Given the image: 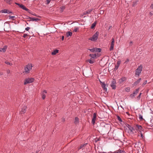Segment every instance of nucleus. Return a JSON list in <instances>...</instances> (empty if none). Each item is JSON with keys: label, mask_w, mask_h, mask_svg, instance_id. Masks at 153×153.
<instances>
[{"label": "nucleus", "mask_w": 153, "mask_h": 153, "mask_svg": "<svg viewBox=\"0 0 153 153\" xmlns=\"http://www.w3.org/2000/svg\"><path fill=\"white\" fill-rule=\"evenodd\" d=\"M104 13V11L103 10H100V13L101 14H103Z\"/></svg>", "instance_id": "4d7b16f0"}, {"label": "nucleus", "mask_w": 153, "mask_h": 153, "mask_svg": "<svg viewBox=\"0 0 153 153\" xmlns=\"http://www.w3.org/2000/svg\"><path fill=\"white\" fill-rule=\"evenodd\" d=\"M97 54H98V53L90 54L89 56L91 57V59L94 60V59H96L98 57V56L97 55Z\"/></svg>", "instance_id": "6e6552de"}, {"label": "nucleus", "mask_w": 153, "mask_h": 153, "mask_svg": "<svg viewBox=\"0 0 153 153\" xmlns=\"http://www.w3.org/2000/svg\"><path fill=\"white\" fill-rule=\"evenodd\" d=\"M99 34L98 31H97L91 37L89 38L88 39L93 42H96L98 38V36Z\"/></svg>", "instance_id": "f257e3e1"}, {"label": "nucleus", "mask_w": 153, "mask_h": 153, "mask_svg": "<svg viewBox=\"0 0 153 153\" xmlns=\"http://www.w3.org/2000/svg\"><path fill=\"white\" fill-rule=\"evenodd\" d=\"M11 0H6V2L9 4H11Z\"/></svg>", "instance_id": "79ce46f5"}, {"label": "nucleus", "mask_w": 153, "mask_h": 153, "mask_svg": "<svg viewBox=\"0 0 153 153\" xmlns=\"http://www.w3.org/2000/svg\"><path fill=\"white\" fill-rule=\"evenodd\" d=\"M65 7L64 6H62L60 7V9L61 10V11L63 12L64 10L65 9Z\"/></svg>", "instance_id": "473e14b6"}, {"label": "nucleus", "mask_w": 153, "mask_h": 153, "mask_svg": "<svg viewBox=\"0 0 153 153\" xmlns=\"http://www.w3.org/2000/svg\"><path fill=\"white\" fill-rule=\"evenodd\" d=\"M139 117L140 120H141L143 119L142 116L141 114L139 115Z\"/></svg>", "instance_id": "2f4dec72"}, {"label": "nucleus", "mask_w": 153, "mask_h": 153, "mask_svg": "<svg viewBox=\"0 0 153 153\" xmlns=\"http://www.w3.org/2000/svg\"><path fill=\"white\" fill-rule=\"evenodd\" d=\"M27 36V34H24V35L23 36V37L24 38H25Z\"/></svg>", "instance_id": "09e8293b"}, {"label": "nucleus", "mask_w": 153, "mask_h": 153, "mask_svg": "<svg viewBox=\"0 0 153 153\" xmlns=\"http://www.w3.org/2000/svg\"><path fill=\"white\" fill-rule=\"evenodd\" d=\"M30 29V28L29 27H26L25 30H26V31H28L29 30V29Z\"/></svg>", "instance_id": "864d4df0"}, {"label": "nucleus", "mask_w": 153, "mask_h": 153, "mask_svg": "<svg viewBox=\"0 0 153 153\" xmlns=\"http://www.w3.org/2000/svg\"><path fill=\"white\" fill-rule=\"evenodd\" d=\"M89 50H90L92 52H95V48H93L91 49H88Z\"/></svg>", "instance_id": "72a5a7b5"}, {"label": "nucleus", "mask_w": 153, "mask_h": 153, "mask_svg": "<svg viewBox=\"0 0 153 153\" xmlns=\"http://www.w3.org/2000/svg\"><path fill=\"white\" fill-rule=\"evenodd\" d=\"M118 150V153H126L124 150H123L121 149H119Z\"/></svg>", "instance_id": "bb28decb"}, {"label": "nucleus", "mask_w": 153, "mask_h": 153, "mask_svg": "<svg viewBox=\"0 0 153 153\" xmlns=\"http://www.w3.org/2000/svg\"><path fill=\"white\" fill-rule=\"evenodd\" d=\"M59 52V50L56 49L54 50L51 53V54L52 55H56L57 53H58Z\"/></svg>", "instance_id": "a211bd4d"}, {"label": "nucleus", "mask_w": 153, "mask_h": 153, "mask_svg": "<svg viewBox=\"0 0 153 153\" xmlns=\"http://www.w3.org/2000/svg\"><path fill=\"white\" fill-rule=\"evenodd\" d=\"M103 90L105 91L106 92H107V89L106 88V87H102Z\"/></svg>", "instance_id": "e433bc0d"}, {"label": "nucleus", "mask_w": 153, "mask_h": 153, "mask_svg": "<svg viewBox=\"0 0 153 153\" xmlns=\"http://www.w3.org/2000/svg\"><path fill=\"white\" fill-rule=\"evenodd\" d=\"M47 93V91L46 90H44L42 92V99L43 100L45 99L46 97V94Z\"/></svg>", "instance_id": "9b49d317"}, {"label": "nucleus", "mask_w": 153, "mask_h": 153, "mask_svg": "<svg viewBox=\"0 0 153 153\" xmlns=\"http://www.w3.org/2000/svg\"><path fill=\"white\" fill-rule=\"evenodd\" d=\"M27 11H28V12L29 13L31 14H32V13H31V11L29 9V10H28Z\"/></svg>", "instance_id": "13d9d810"}, {"label": "nucleus", "mask_w": 153, "mask_h": 153, "mask_svg": "<svg viewBox=\"0 0 153 153\" xmlns=\"http://www.w3.org/2000/svg\"><path fill=\"white\" fill-rule=\"evenodd\" d=\"M21 8L22 9H23L25 10H26V11H28L29 10V9H28L27 8H26V7L23 5L22 6V7Z\"/></svg>", "instance_id": "cd10ccee"}, {"label": "nucleus", "mask_w": 153, "mask_h": 153, "mask_svg": "<svg viewBox=\"0 0 153 153\" xmlns=\"http://www.w3.org/2000/svg\"><path fill=\"white\" fill-rule=\"evenodd\" d=\"M129 59H126V61L125 62V63H126V64L128 62H129Z\"/></svg>", "instance_id": "37998d69"}, {"label": "nucleus", "mask_w": 153, "mask_h": 153, "mask_svg": "<svg viewBox=\"0 0 153 153\" xmlns=\"http://www.w3.org/2000/svg\"><path fill=\"white\" fill-rule=\"evenodd\" d=\"M51 0H47V4H48L50 2Z\"/></svg>", "instance_id": "3c124183"}, {"label": "nucleus", "mask_w": 153, "mask_h": 153, "mask_svg": "<svg viewBox=\"0 0 153 153\" xmlns=\"http://www.w3.org/2000/svg\"><path fill=\"white\" fill-rule=\"evenodd\" d=\"M99 81L101 86H106L105 83L104 82H102L100 80H99Z\"/></svg>", "instance_id": "c756f323"}, {"label": "nucleus", "mask_w": 153, "mask_h": 153, "mask_svg": "<svg viewBox=\"0 0 153 153\" xmlns=\"http://www.w3.org/2000/svg\"><path fill=\"white\" fill-rule=\"evenodd\" d=\"M87 144V143L86 144H83V145H81L79 148V149H83L84 148V147H85L86 146V145Z\"/></svg>", "instance_id": "a878e982"}, {"label": "nucleus", "mask_w": 153, "mask_h": 153, "mask_svg": "<svg viewBox=\"0 0 153 153\" xmlns=\"http://www.w3.org/2000/svg\"><path fill=\"white\" fill-rule=\"evenodd\" d=\"M142 70V67L140 65L138 67L136 70L135 74L136 75H139Z\"/></svg>", "instance_id": "20e7f679"}, {"label": "nucleus", "mask_w": 153, "mask_h": 153, "mask_svg": "<svg viewBox=\"0 0 153 153\" xmlns=\"http://www.w3.org/2000/svg\"><path fill=\"white\" fill-rule=\"evenodd\" d=\"M149 14L151 16H152L153 15V13H152L151 12H150Z\"/></svg>", "instance_id": "0e129e2a"}, {"label": "nucleus", "mask_w": 153, "mask_h": 153, "mask_svg": "<svg viewBox=\"0 0 153 153\" xmlns=\"http://www.w3.org/2000/svg\"><path fill=\"white\" fill-rule=\"evenodd\" d=\"M139 90V88H137L135 91L133 92V94H132L130 95V97L132 99H133L134 98L135 96L137 95V94L138 93Z\"/></svg>", "instance_id": "39448f33"}, {"label": "nucleus", "mask_w": 153, "mask_h": 153, "mask_svg": "<svg viewBox=\"0 0 153 153\" xmlns=\"http://www.w3.org/2000/svg\"><path fill=\"white\" fill-rule=\"evenodd\" d=\"M141 94L142 93H140L139 95L137 97V99L138 100H139L140 99Z\"/></svg>", "instance_id": "f704fd0d"}, {"label": "nucleus", "mask_w": 153, "mask_h": 153, "mask_svg": "<svg viewBox=\"0 0 153 153\" xmlns=\"http://www.w3.org/2000/svg\"><path fill=\"white\" fill-rule=\"evenodd\" d=\"M23 5L22 4H20V5H19V7L21 8L22 7V6H23Z\"/></svg>", "instance_id": "bf43d9fd"}, {"label": "nucleus", "mask_w": 153, "mask_h": 153, "mask_svg": "<svg viewBox=\"0 0 153 153\" xmlns=\"http://www.w3.org/2000/svg\"><path fill=\"white\" fill-rule=\"evenodd\" d=\"M130 90V88L129 87H128L125 89V90L127 92H129Z\"/></svg>", "instance_id": "58836bf2"}, {"label": "nucleus", "mask_w": 153, "mask_h": 153, "mask_svg": "<svg viewBox=\"0 0 153 153\" xmlns=\"http://www.w3.org/2000/svg\"><path fill=\"white\" fill-rule=\"evenodd\" d=\"M14 18H15V16H9V19H10L13 20H14Z\"/></svg>", "instance_id": "7c9ffc66"}, {"label": "nucleus", "mask_w": 153, "mask_h": 153, "mask_svg": "<svg viewBox=\"0 0 153 153\" xmlns=\"http://www.w3.org/2000/svg\"><path fill=\"white\" fill-rule=\"evenodd\" d=\"M34 80V78H28L25 79L24 84L25 85L27 84L30 83L32 82Z\"/></svg>", "instance_id": "7ed1b4c3"}, {"label": "nucleus", "mask_w": 153, "mask_h": 153, "mask_svg": "<svg viewBox=\"0 0 153 153\" xmlns=\"http://www.w3.org/2000/svg\"><path fill=\"white\" fill-rule=\"evenodd\" d=\"M126 78L125 77H122L121 79H120L119 81V83L121 84L124 81L126 80Z\"/></svg>", "instance_id": "ddd939ff"}, {"label": "nucleus", "mask_w": 153, "mask_h": 153, "mask_svg": "<svg viewBox=\"0 0 153 153\" xmlns=\"http://www.w3.org/2000/svg\"><path fill=\"white\" fill-rule=\"evenodd\" d=\"M136 126L137 127L139 130H142V127L140 125H136Z\"/></svg>", "instance_id": "c85d7f7f"}, {"label": "nucleus", "mask_w": 153, "mask_h": 153, "mask_svg": "<svg viewBox=\"0 0 153 153\" xmlns=\"http://www.w3.org/2000/svg\"><path fill=\"white\" fill-rule=\"evenodd\" d=\"M7 46L5 45L4 46L3 48H0V51L3 52H5L7 49Z\"/></svg>", "instance_id": "f8f14e48"}, {"label": "nucleus", "mask_w": 153, "mask_h": 153, "mask_svg": "<svg viewBox=\"0 0 153 153\" xmlns=\"http://www.w3.org/2000/svg\"><path fill=\"white\" fill-rule=\"evenodd\" d=\"M140 134H141V137L143 138L144 137V136L143 134L140 131Z\"/></svg>", "instance_id": "49530a36"}, {"label": "nucleus", "mask_w": 153, "mask_h": 153, "mask_svg": "<svg viewBox=\"0 0 153 153\" xmlns=\"http://www.w3.org/2000/svg\"><path fill=\"white\" fill-rule=\"evenodd\" d=\"M127 127L128 128L129 130L131 132H132L134 130V128L129 124H128Z\"/></svg>", "instance_id": "6ab92c4d"}, {"label": "nucleus", "mask_w": 153, "mask_h": 153, "mask_svg": "<svg viewBox=\"0 0 153 153\" xmlns=\"http://www.w3.org/2000/svg\"><path fill=\"white\" fill-rule=\"evenodd\" d=\"M5 63L7 64V65H12V64L11 63H10V62H7V61H5Z\"/></svg>", "instance_id": "a19ab883"}, {"label": "nucleus", "mask_w": 153, "mask_h": 153, "mask_svg": "<svg viewBox=\"0 0 153 153\" xmlns=\"http://www.w3.org/2000/svg\"><path fill=\"white\" fill-rule=\"evenodd\" d=\"M66 34L67 37H68L69 36H71L72 34V33L71 32L68 31L66 33Z\"/></svg>", "instance_id": "aec40b11"}, {"label": "nucleus", "mask_w": 153, "mask_h": 153, "mask_svg": "<svg viewBox=\"0 0 153 153\" xmlns=\"http://www.w3.org/2000/svg\"><path fill=\"white\" fill-rule=\"evenodd\" d=\"M114 39L113 38H112L111 39V46L110 48V51H111L113 50L114 47Z\"/></svg>", "instance_id": "1a4fd4ad"}, {"label": "nucleus", "mask_w": 153, "mask_h": 153, "mask_svg": "<svg viewBox=\"0 0 153 153\" xmlns=\"http://www.w3.org/2000/svg\"><path fill=\"white\" fill-rule=\"evenodd\" d=\"M117 120L120 122H122V120L121 118L119 116H117Z\"/></svg>", "instance_id": "ea45409f"}, {"label": "nucleus", "mask_w": 153, "mask_h": 153, "mask_svg": "<svg viewBox=\"0 0 153 153\" xmlns=\"http://www.w3.org/2000/svg\"><path fill=\"white\" fill-rule=\"evenodd\" d=\"M79 29V28L78 27H75L74 29V31L76 32L77 30Z\"/></svg>", "instance_id": "c9c22d12"}, {"label": "nucleus", "mask_w": 153, "mask_h": 153, "mask_svg": "<svg viewBox=\"0 0 153 153\" xmlns=\"http://www.w3.org/2000/svg\"><path fill=\"white\" fill-rule=\"evenodd\" d=\"M115 84L116 81L114 79H113L111 81L110 86H116Z\"/></svg>", "instance_id": "f3484780"}, {"label": "nucleus", "mask_w": 153, "mask_h": 153, "mask_svg": "<svg viewBox=\"0 0 153 153\" xmlns=\"http://www.w3.org/2000/svg\"><path fill=\"white\" fill-rule=\"evenodd\" d=\"M10 71L8 69V70H7V74H9L10 73Z\"/></svg>", "instance_id": "5fc2aeb1"}, {"label": "nucleus", "mask_w": 153, "mask_h": 153, "mask_svg": "<svg viewBox=\"0 0 153 153\" xmlns=\"http://www.w3.org/2000/svg\"><path fill=\"white\" fill-rule=\"evenodd\" d=\"M3 74V73L2 72H0V75H1Z\"/></svg>", "instance_id": "338daca9"}, {"label": "nucleus", "mask_w": 153, "mask_h": 153, "mask_svg": "<svg viewBox=\"0 0 153 153\" xmlns=\"http://www.w3.org/2000/svg\"><path fill=\"white\" fill-rule=\"evenodd\" d=\"M32 15H34L36 16H37V17H41L40 16H38L35 13H34V14H32Z\"/></svg>", "instance_id": "de8ad7c7"}, {"label": "nucleus", "mask_w": 153, "mask_h": 153, "mask_svg": "<svg viewBox=\"0 0 153 153\" xmlns=\"http://www.w3.org/2000/svg\"><path fill=\"white\" fill-rule=\"evenodd\" d=\"M32 66L31 64H28L26 66L25 68V71L23 72L26 74L29 73L30 71L32 69Z\"/></svg>", "instance_id": "f03ea898"}, {"label": "nucleus", "mask_w": 153, "mask_h": 153, "mask_svg": "<svg viewBox=\"0 0 153 153\" xmlns=\"http://www.w3.org/2000/svg\"><path fill=\"white\" fill-rule=\"evenodd\" d=\"M93 10V9H90L89 10H88L87 11H84L83 13V15H86L90 13Z\"/></svg>", "instance_id": "4468645a"}, {"label": "nucleus", "mask_w": 153, "mask_h": 153, "mask_svg": "<svg viewBox=\"0 0 153 153\" xmlns=\"http://www.w3.org/2000/svg\"><path fill=\"white\" fill-rule=\"evenodd\" d=\"M147 80H145L144 82L143 83V85H146V84L147 83Z\"/></svg>", "instance_id": "8fccbe9b"}, {"label": "nucleus", "mask_w": 153, "mask_h": 153, "mask_svg": "<svg viewBox=\"0 0 153 153\" xmlns=\"http://www.w3.org/2000/svg\"><path fill=\"white\" fill-rule=\"evenodd\" d=\"M12 13V12L11 11H10L8 10V13Z\"/></svg>", "instance_id": "69168bd1"}, {"label": "nucleus", "mask_w": 153, "mask_h": 153, "mask_svg": "<svg viewBox=\"0 0 153 153\" xmlns=\"http://www.w3.org/2000/svg\"><path fill=\"white\" fill-rule=\"evenodd\" d=\"M104 127L103 128L102 130L101 129V128L100 127L99 128V132H101V133H104L106 131V128L105 127V126H104Z\"/></svg>", "instance_id": "dca6fc26"}, {"label": "nucleus", "mask_w": 153, "mask_h": 153, "mask_svg": "<svg viewBox=\"0 0 153 153\" xmlns=\"http://www.w3.org/2000/svg\"><path fill=\"white\" fill-rule=\"evenodd\" d=\"M15 4H17V5H18V4H19V3H17L15 2Z\"/></svg>", "instance_id": "774afa93"}, {"label": "nucleus", "mask_w": 153, "mask_h": 153, "mask_svg": "<svg viewBox=\"0 0 153 153\" xmlns=\"http://www.w3.org/2000/svg\"><path fill=\"white\" fill-rule=\"evenodd\" d=\"M132 44H133L132 41H131L130 42V43H129V46H131L132 45Z\"/></svg>", "instance_id": "603ef678"}, {"label": "nucleus", "mask_w": 153, "mask_h": 153, "mask_svg": "<svg viewBox=\"0 0 153 153\" xmlns=\"http://www.w3.org/2000/svg\"><path fill=\"white\" fill-rule=\"evenodd\" d=\"M101 51V49L100 48H95V52H100Z\"/></svg>", "instance_id": "412c9836"}, {"label": "nucleus", "mask_w": 153, "mask_h": 153, "mask_svg": "<svg viewBox=\"0 0 153 153\" xmlns=\"http://www.w3.org/2000/svg\"><path fill=\"white\" fill-rule=\"evenodd\" d=\"M97 117V114L96 113H94L93 114V117L92 120V123L94 124L95 123L96 119Z\"/></svg>", "instance_id": "9d476101"}, {"label": "nucleus", "mask_w": 153, "mask_h": 153, "mask_svg": "<svg viewBox=\"0 0 153 153\" xmlns=\"http://www.w3.org/2000/svg\"><path fill=\"white\" fill-rule=\"evenodd\" d=\"M113 89H115L116 88V87H112Z\"/></svg>", "instance_id": "e2e57ef3"}, {"label": "nucleus", "mask_w": 153, "mask_h": 153, "mask_svg": "<svg viewBox=\"0 0 153 153\" xmlns=\"http://www.w3.org/2000/svg\"><path fill=\"white\" fill-rule=\"evenodd\" d=\"M111 27H112V26H109V27H108V30H109L111 28Z\"/></svg>", "instance_id": "052dcab7"}, {"label": "nucleus", "mask_w": 153, "mask_h": 153, "mask_svg": "<svg viewBox=\"0 0 153 153\" xmlns=\"http://www.w3.org/2000/svg\"><path fill=\"white\" fill-rule=\"evenodd\" d=\"M8 10L7 9H5L2 10L1 11V13H8Z\"/></svg>", "instance_id": "393cba45"}, {"label": "nucleus", "mask_w": 153, "mask_h": 153, "mask_svg": "<svg viewBox=\"0 0 153 153\" xmlns=\"http://www.w3.org/2000/svg\"><path fill=\"white\" fill-rule=\"evenodd\" d=\"M119 65H116L115 66V68H114V71L117 70L118 69V68H119Z\"/></svg>", "instance_id": "4c0bfd02"}, {"label": "nucleus", "mask_w": 153, "mask_h": 153, "mask_svg": "<svg viewBox=\"0 0 153 153\" xmlns=\"http://www.w3.org/2000/svg\"><path fill=\"white\" fill-rule=\"evenodd\" d=\"M27 19H30V20H28L27 21L30 22L31 21H39L40 20V19H39L37 18H32L30 17L29 16H27V18H26Z\"/></svg>", "instance_id": "423d86ee"}, {"label": "nucleus", "mask_w": 153, "mask_h": 153, "mask_svg": "<svg viewBox=\"0 0 153 153\" xmlns=\"http://www.w3.org/2000/svg\"><path fill=\"white\" fill-rule=\"evenodd\" d=\"M97 24L96 21L95 22L93 23L92 24L91 26V28L93 29L95 27L96 24Z\"/></svg>", "instance_id": "4be33fe9"}, {"label": "nucleus", "mask_w": 153, "mask_h": 153, "mask_svg": "<svg viewBox=\"0 0 153 153\" xmlns=\"http://www.w3.org/2000/svg\"><path fill=\"white\" fill-rule=\"evenodd\" d=\"M27 107L26 106H24L21 108V110L20 111V113L21 114H24L26 111Z\"/></svg>", "instance_id": "0eeeda50"}, {"label": "nucleus", "mask_w": 153, "mask_h": 153, "mask_svg": "<svg viewBox=\"0 0 153 153\" xmlns=\"http://www.w3.org/2000/svg\"><path fill=\"white\" fill-rule=\"evenodd\" d=\"M121 63V61H119L117 62V65H120V64Z\"/></svg>", "instance_id": "c03bdc74"}, {"label": "nucleus", "mask_w": 153, "mask_h": 153, "mask_svg": "<svg viewBox=\"0 0 153 153\" xmlns=\"http://www.w3.org/2000/svg\"><path fill=\"white\" fill-rule=\"evenodd\" d=\"M141 80V78H140L137 81H135L134 82V85H137L139 83Z\"/></svg>", "instance_id": "b1692460"}, {"label": "nucleus", "mask_w": 153, "mask_h": 153, "mask_svg": "<svg viewBox=\"0 0 153 153\" xmlns=\"http://www.w3.org/2000/svg\"><path fill=\"white\" fill-rule=\"evenodd\" d=\"M74 122L75 124H77L79 123V119L77 117H75Z\"/></svg>", "instance_id": "5701e85b"}, {"label": "nucleus", "mask_w": 153, "mask_h": 153, "mask_svg": "<svg viewBox=\"0 0 153 153\" xmlns=\"http://www.w3.org/2000/svg\"><path fill=\"white\" fill-rule=\"evenodd\" d=\"M64 36H62V40L63 41L64 40Z\"/></svg>", "instance_id": "680f3d73"}, {"label": "nucleus", "mask_w": 153, "mask_h": 153, "mask_svg": "<svg viewBox=\"0 0 153 153\" xmlns=\"http://www.w3.org/2000/svg\"><path fill=\"white\" fill-rule=\"evenodd\" d=\"M86 62H88L89 63L92 64L94 63L95 62L94 60L91 59H87L86 60Z\"/></svg>", "instance_id": "2eb2a0df"}, {"label": "nucleus", "mask_w": 153, "mask_h": 153, "mask_svg": "<svg viewBox=\"0 0 153 153\" xmlns=\"http://www.w3.org/2000/svg\"><path fill=\"white\" fill-rule=\"evenodd\" d=\"M111 152H108V153H111ZM112 153H118V150H117L116 151H115Z\"/></svg>", "instance_id": "a18cd8bd"}, {"label": "nucleus", "mask_w": 153, "mask_h": 153, "mask_svg": "<svg viewBox=\"0 0 153 153\" xmlns=\"http://www.w3.org/2000/svg\"><path fill=\"white\" fill-rule=\"evenodd\" d=\"M150 7L152 9H153V4H151L150 6Z\"/></svg>", "instance_id": "6e6d98bb"}]
</instances>
